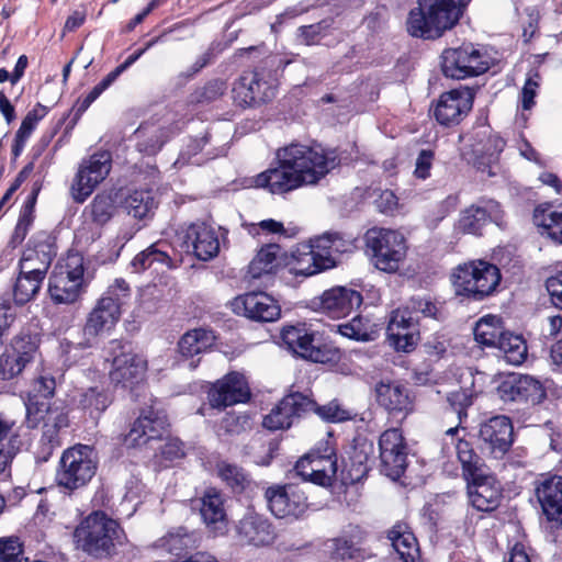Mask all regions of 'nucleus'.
Here are the masks:
<instances>
[{"label": "nucleus", "instance_id": "nucleus-1", "mask_svg": "<svg viewBox=\"0 0 562 562\" xmlns=\"http://www.w3.org/2000/svg\"><path fill=\"white\" fill-rule=\"evenodd\" d=\"M278 166L254 178L256 188L284 194L305 186L317 184L340 164L336 149L321 144L293 142L276 153Z\"/></svg>", "mask_w": 562, "mask_h": 562}, {"label": "nucleus", "instance_id": "nucleus-2", "mask_svg": "<svg viewBox=\"0 0 562 562\" xmlns=\"http://www.w3.org/2000/svg\"><path fill=\"white\" fill-rule=\"evenodd\" d=\"M417 1L418 8L408 14V33L415 37L437 38L458 23L469 0Z\"/></svg>", "mask_w": 562, "mask_h": 562}, {"label": "nucleus", "instance_id": "nucleus-3", "mask_svg": "<svg viewBox=\"0 0 562 562\" xmlns=\"http://www.w3.org/2000/svg\"><path fill=\"white\" fill-rule=\"evenodd\" d=\"M124 539V531L117 521L102 512L88 515L74 531L76 547L98 559L113 554Z\"/></svg>", "mask_w": 562, "mask_h": 562}, {"label": "nucleus", "instance_id": "nucleus-4", "mask_svg": "<svg viewBox=\"0 0 562 562\" xmlns=\"http://www.w3.org/2000/svg\"><path fill=\"white\" fill-rule=\"evenodd\" d=\"M501 278L499 269L495 265L474 260L454 269L452 284L457 295L481 301L496 290Z\"/></svg>", "mask_w": 562, "mask_h": 562}, {"label": "nucleus", "instance_id": "nucleus-5", "mask_svg": "<svg viewBox=\"0 0 562 562\" xmlns=\"http://www.w3.org/2000/svg\"><path fill=\"white\" fill-rule=\"evenodd\" d=\"M98 459L94 449L87 445H75L66 449L59 460L56 482L69 492L86 486L95 475Z\"/></svg>", "mask_w": 562, "mask_h": 562}, {"label": "nucleus", "instance_id": "nucleus-6", "mask_svg": "<svg viewBox=\"0 0 562 562\" xmlns=\"http://www.w3.org/2000/svg\"><path fill=\"white\" fill-rule=\"evenodd\" d=\"M104 361L110 364L109 378L115 385L130 387L143 380L146 360L134 352L131 344L113 339L104 348Z\"/></svg>", "mask_w": 562, "mask_h": 562}, {"label": "nucleus", "instance_id": "nucleus-7", "mask_svg": "<svg viewBox=\"0 0 562 562\" xmlns=\"http://www.w3.org/2000/svg\"><path fill=\"white\" fill-rule=\"evenodd\" d=\"M366 244L373 265L383 272H396L406 258V240L397 231L371 228L366 234Z\"/></svg>", "mask_w": 562, "mask_h": 562}, {"label": "nucleus", "instance_id": "nucleus-8", "mask_svg": "<svg viewBox=\"0 0 562 562\" xmlns=\"http://www.w3.org/2000/svg\"><path fill=\"white\" fill-rule=\"evenodd\" d=\"M281 339L294 355L317 363H328L338 359L339 352L316 337L304 326H285L281 331Z\"/></svg>", "mask_w": 562, "mask_h": 562}, {"label": "nucleus", "instance_id": "nucleus-9", "mask_svg": "<svg viewBox=\"0 0 562 562\" xmlns=\"http://www.w3.org/2000/svg\"><path fill=\"white\" fill-rule=\"evenodd\" d=\"M441 59L443 75L458 80L482 75L490 68L487 57L473 44L447 48L442 52Z\"/></svg>", "mask_w": 562, "mask_h": 562}, {"label": "nucleus", "instance_id": "nucleus-10", "mask_svg": "<svg viewBox=\"0 0 562 562\" xmlns=\"http://www.w3.org/2000/svg\"><path fill=\"white\" fill-rule=\"evenodd\" d=\"M83 277V258L70 255L65 266L49 277L48 292L57 304L74 303L80 294Z\"/></svg>", "mask_w": 562, "mask_h": 562}, {"label": "nucleus", "instance_id": "nucleus-11", "mask_svg": "<svg viewBox=\"0 0 562 562\" xmlns=\"http://www.w3.org/2000/svg\"><path fill=\"white\" fill-rule=\"evenodd\" d=\"M112 156L109 151H99L82 160L74 179L70 191L77 203H83L110 173Z\"/></svg>", "mask_w": 562, "mask_h": 562}, {"label": "nucleus", "instance_id": "nucleus-12", "mask_svg": "<svg viewBox=\"0 0 562 562\" xmlns=\"http://www.w3.org/2000/svg\"><path fill=\"white\" fill-rule=\"evenodd\" d=\"M265 495L270 512L277 518L297 520L308 508L305 491L294 483L270 486Z\"/></svg>", "mask_w": 562, "mask_h": 562}, {"label": "nucleus", "instance_id": "nucleus-13", "mask_svg": "<svg viewBox=\"0 0 562 562\" xmlns=\"http://www.w3.org/2000/svg\"><path fill=\"white\" fill-rule=\"evenodd\" d=\"M381 471L392 480L400 479L407 467L408 448L400 428H390L379 438Z\"/></svg>", "mask_w": 562, "mask_h": 562}, {"label": "nucleus", "instance_id": "nucleus-14", "mask_svg": "<svg viewBox=\"0 0 562 562\" xmlns=\"http://www.w3.org/2000/svg\"><path fill=\"white\" fill-rule=\"evenodd\" d=\"M480 447L493 459H502L513 443V425L506 416H494L482 423L479 429Z\"/></svg>", "mask_w": 562, "mask_h": 562}, {"label": "nucleus", "instance_id": "nucleus-15", "mask_svg": "<svg viewBox=\"0 0 562 562\" xmlns=\"http://www.w3.org/2000/svg\"><path fill=\"white\" fill-rule=\"evenodd\" d=\"M497 395L504 403H526L537 405L546 397V390L537 379L513 373L497 386Z\"/></svg>", "mask_w": 562, "mask_h": 562}, {"label": "nucleus", "instance_id": "nucleus-16", "mask_svg": "<svg viewBox=\"0 0 562 562\" xmlns=\"http://www.w3.org/2000/svg\"><path fill=\"white\" fill-rule=\"evenodd\" d=\"M55 256V238L47 232H38L30 239L19 267L24 269V273L45 278Z\"/></svg>", "mask_w": 562, "mask_h": 562}, {"label": "nucleus", "instance_id": "nucleus-17", "mask_svg": "<svg viewBox=\"0 0 562 562\" xmlns=\"http://www.w3.org/2000/svg\"><path fill=\"white\" fill-rule=\"evenodd\" d=\"M474 91L469 87H460L443 92L435 106L434 116L445 126L459 124L473 106Z\"/></svg>", "mask_w": 562, "mask_h": 562}, {"label": "nucleus", "instance_id": "nucleus-18", "mask_svg": "<svg viewBox=\"0 0 562 562\" xmlns=\"http://www.w3.org/2000/svg\"><path fill=\"white\" fill-rule=\"evenodd\" d=\"M337 472V457L333 450L321 454L311 452L302 457L295 464L293 473L304 482L321 486L330 485Z\"/></svg>", "mask_w": 562, "mask_h": 562}, {"label": "nucleus", "instance_id": "nucleus-19", "mask_svg": "<svg viewBox=\"0 0 562 562\" xmlns=\"http://www.w3.org/2000/svg\"><path fill=\"white\" fill-rule=\"evenodd\" d=\"M109 302V299H100L89 313L82 330L83 340L77 344L81 349L94 347L99 337L109 333L119 322L121 312Z\"/></svg>", "mask_w": 562, "mask_h": 562}, {"label": "nucleus", "instance_id": "nucleus-20", "mask_svg": "<svg viewBox=\"0 0 562 562\" xmlns=\"http://www.w3.org/2000/svg\"><path fill=\"white\" fill-rule=\"evenodd\" d=\"M445 448L452 446L454 448L458 461L462 468L464 480H471L474 476H481V473L487 471L483 459L476 453L473 443L465 438V429L451 427L446 430L443 439Z\"/></svg>", "mask_w": 562, "mask_h": 562}, {"label": "nucleus", "instance_id": "nucleus-21", "mask_svg": "<svg viewBox=\"0 0 562 562\" xmlns=\"http://www.w3.org/2000/svg\"><path fill=\"white\" fill-rule=\"evenodd\" d=\"M209 402L213 408L223 409L250 398V390L245 376L238 372H231L212 384Z\"/></svg>", "mask_w": 562, "mask_h": 562}, {"label": "nucleus", "instance_id": "nucleus-22", "mask_svg": "<svg viewBox=\"0 0 562 562\" xmlns=\"http://www.w3.org/2000/svg\"><path fill=\"white\" fill-rule=\"evenodd\" d=\"M232 307L236 314L261 323L274 322L281 314L278 302L263 292H250L237 296L232 302Z\"/></svg>", "mask_w": 562, "mask_h": 562}, {"label": "nucleus", "instance_id": "nucleus-23", "mask_svg": "<svg viewBox=\"0 0 562 562\" xmlns=\"http://www.w3.org/2000/svg\"><path fill=\"white\" fill-rule=\"evenodd\" d=\"M169 423L165 412L153 406L144 409L134 422L126 436V442L131 446L146 445L151 440L162 439L168 432Z\"/></svg>", "mask_w": 562, "mask_h": 562}, {"label": "nucleus", "instance_id": "nucleus-24", "mask_svg": "<svg viewBox=\"0 0 562 562\" xmlns=\"http://www.w3.org/2000/svg\"><path fill=\"white\" fill-rule=\"evenodd\" d=\"M182 244L187 252L207 261L220 251V241L215 229L204 222L190 224L183 233Z\"/></svg>", "mask_w": 562, "mask_h": 562}, {"label": "nucleus", "instance_id": "nucleus-25", "mask_svg": "<svg viewBox=\"0 0 562 562\" xmlns=\"http://www.w3.org/2000/svg\"><path fill=\"white\" fill-rule=\"evenodd\" d=\"M239 540L248 546L267 547L274 542L277 532L271 521L255 512H247L236 526Z\"/></svg>", "mask_w": 562, "mask_h": 562}, {"label": "nucleus", "instance_id": "nucleus-26", "mask_svg": "<svg viewBox=\"0 0 562 562\" xmlns=\"http://www.w3.org/2000/svg\"><path fill=\"white\" fill-rule=\"evenodd\" d=\"M468 483V495L472 506L480 512H492L496 509L502 499V487L495 476L488 470L465 480Z\"/></svg>", "mask_w": 562, "mask_h": 562}, {"label": "nucleus", "instance_id": "nucleus-27", "mask_svg": "<svg viewBox=\"0 0 562 562\" xmlns=\"http://www.w3.org/2000/svg\"><path fill=\"white\" fill-rule=\"evenodd\" d=\"M25 422L29 428H35L43 422V432H52L53 436H59L63 428L68 427V414L64 407L49 406L45 402L25 403Z\"/></svg>", "mask_w": 562, "mask_h": 562}, {"label": "nucleus", "instance_id": "nucleus-28", "mask_svg": "<svg viewBox=\"0 0 562 562\" xmlns=\"http://www.w3.org/2000/svg\"><path fill=\"white\" fill-rule=\"evenodd\" d=\"M536 496L548 520L562 522V476L542 477L536 486Z\"/></svg>", "mask_w": 562, "mask_h": 562}, {"label": "nucleus", "instance_id": "nucleus-29", "mask_svg": "<svg viewBox=\"0 0 562 562\" xmlns=\"http://www.w3.org/2000/svg\"><path fill=\"white\" fill-rule=\"evenodd\" d=\"M362 304V295L360 292L337 286L327 290L321 297V305L325 313L330 317L340 318L349 315Z\"/></svg>", "mask_w": 562, "mask_h": 562}, {"label": "nucleus", "instance_id": "nucleus-30", "mask_svg": "<svg viewBox=\"0 0 562 562\" xmlns=\"http://www.w3.org/2000/svg\"><path fill=\"white\" fill-rule=\"evenodd\" d=\"M336 266L327 257L316 254L313 246L300 244L292 252L289 271L293 276L311 277Z\"/></svg>", "mask_w": 562, "mask_h": 562}, {"label": "nucleus", "instance_id": "nucleus-31", "mask_svg": "<svg viewBox=\"0 0 562 562\" xmlns=\"http://www.w3.org/2000/svg\"><path fill=\"white\" fill-rule=\"evenodd\" d=\"M375 398L378 404L392 415L406 416L413 411L408 390L397 382H379L375 385Z\"/></svg>", "mask_w": 562, "mask_h": 562}, {"label": "nucleus", "instance_id": "nucleus-32", "mask_svg": "<svg viewBox=\"0 0 562 562\" xmlns=\"http://www.w3.org/2000/svg\"><path fill=\"white\" fill-rule=\"evenodd\" d=\"M22 439L14 422L0 419V477L11 476L13 459L20 452Z\"/></svg>", "mask_w": 562, "mask_h": 562}, {"label": "nucleus", "instance_id": "nucleus-33", "mask_svg": "<svg viewBox=\"0 0 562 562\" xmlns=\"http://www.w3.org/2000/svg\"><path fill=\"white\" fill-rule=\"evenodd\" d=\"M257 74L244 72L233 87L234 101L241 106H248L271 100V88L266 85L265 89H260Z\"/></svg>", "mask_w": 562, "mask_h": 562}, {"label": "nucleus", "instance_id": "nucleus-34", "mask_svg": "<svg viewBox=\"0 0 562 562\" xmlns=\"http://www.w3.org/2000/svg\"><path fill=\"white\" fill-rule=\"evenodd\" d=\"M201 516L207 528L214 532L223 533L227 528V516L224 507V497L215 488H207L201 499Z\"/></svg>", "mask_w": 562, "mask_h": 562}, {"label": "nucleus", "instance_id": "nucleus-35", "mask_svg": "<svg viewBox=\"0 0 562 562\" xmlns=\"http://www.w3.org/2000/svg\"><path fill=\"white\" fill-rule=\"evenodd\" d=\"M387 538L403 562H418L419 548L417 539L405 524H396L389 531Z\"/></svg>", "mask_w": 562, "mask_h": 562}, {"label": "nucleus", "instance_id": "nucleus-36", "mask_svg": "<svg viewBox=\"0 0 562 562\" xmlns=\"http://www.w3.org/2000/svg\"><path fill=\"white\" fill-rule=\"evenodd\" d=\"M215 336L212 330L195 328L187 331L178 342L179 353L186 359H193L213 346Z\"/></svg>", "mask_w": 562, "mask_h": 562}, {"label": "nucleus", "instance_id": "nucleus-37", "mask_svg": "<svg viewBox=\"0 0 562 562\" xmlns=\"http://www.w3.org/2000/svg\"><path fill=\"white\" fill-rule=\"evenodd\" d=\"M115 209L113 195L109 192H100L85 207L83 216L87 223L102 227L113 217Z\"/></svg>", "mask_w": 562, "mask_h": 562}, {"label": "nucleus", "instance_id": "nucleus-38", "mask_svg": "<svg viewBox=\"0 0 562 562\" xmlns=\"http://www.w3.org/2000/svg\"><path fill=\"white\" fill-rule=\"evenodd\" d=\"M535 224L541 228V234L562 244V210L552 206L538 207L533 214Z\"/></svg>", "mask_w": 562, "mask_h": 562}, {"label": "nucleus", "instance_id": "nucleus-39", "mask_svg": "<svg viewBox=\"0 0 562 562\" xmlns=\"http://www.w3.org/2000/svg\"><path fill=\"white\" fill-rule=\"evenodd\" d=\"M505 331L496 316L482 317L475 325L473 335L475 341L484 347L496 348Z\"/></svg>", "mask_w": 562, "mask_h": 562}, {"label": "nucleus", "instance_id": "nucleus-40", "mask_svg": "<svg viewBox=\"0 0 562 562\" xmlns=\"http://www.w3.org/2000/svg\"><path fill=\"white\" fill-rule=\"evenodd\" d=\"M40 344L41 337L38 334L23 329L12 338L9 348L20 357H23L26 362L33 363L42 357Z\"/></svg>", "mask_w": 562, "mask_h": 562}, {"label": "nucleus", "instance_id": "nucleus-41", "mask_svg": "<svg viewBox=\"0 0 562 562\" xmlns=\"http://www.w3.org/2000/svg\"><path fill=\"white\" fill-rule=\"evenodd\" d=\"M44 279V277L36 276L35 273H24V269H20L13 288L14 302L18 305H24L34 300Z\"/></svg>", "mask_w": 562, "mask_h": 562}, {"label": "nucleus", "instance_id": "nucleus-42", "mask_svg": "<svg viewBox=\"0 0 562 562\" xmlns=\"http://www.w3.org/2000/svg\"><path fill=\"white\" fill-rule=\"evenodd\" d=\"M111 404L110 395L99 387H90L79 395L78 407L92 419H98Z\"/></svg>", "mask_w": 562, "mask_h": 562}, {"label": "nucleus", "instance_id": "nucleus-43", "mask_svg": "<svg viewBox=\"0 0 562 562\" xmlns=\"http://www.w3.org/2000/svg\"><path fill=\"white\" fill-rule=\"evenodd\" d=\"M279 254L280 247L277 244H268L261 247L248 267L251 278L258 279L265 273H271L277 267Z\"/></svg>", "mask_w": 562, "mask_h": 562}, {"label": "nucleus", "instance_id": "nucleus-44", "mask_svg": "<svg viewBox=\"0 0 562 562\" xmlns=\"http://www.w3.org/2000/svg\"><path fill=\"white\" fill-rule=\"evenodd\" d=\"M338 333L342 336L357 341H370L375 338V325L367 317L355 316L347 323L337 326Z\"/></svg>", "mask_w": 562, "mask_h": 562}, {"label": "nucleus", "instance_id": "nucleus-45", "mask_svg": "<svg viewBox=\"0 0 562 562\" xmlns=\"http://www.w3.org/2000/svg\"><path fill=\"white\" fill-rule=\"evenodd\" d=\"M496 348L503 353L505 360L513 364H521L527 357V346L521 336L505 331Z\"/></svg>", "mask_w": 562, "mask_h": 562}, {"label": "nucleus", "instance_id": "nucleus-46", "mask_svg": "<svg viewBox=\"0 0 562 562\" xmlns=\"http://www.w3.org/2000/svg\"><path fill=\"white\" fill-rule=\"evenodd\" d=\"M487 221L486 210L472 205L461 212L456 224V231L462 234L480 235Z\"/></svg>", "mask_w": 562, "mask_h": 562}, {"label": "nucleus", "instance_id": "nucleus-47", "mask_svg": "<svg viewBox=\"0 0 562 562\" xmlns=\"http://www.w3.org/2000/svg\"><path fill=\"white\" fill-rule=\"evenodd\" d=\"M38 191V188H34L21 209L20 216L11 238V244H13V246L19 245L24 240L33 224L34 207Z\"/></svg>", "mask_w": 562, "mask_h": 562}, {"label": "nucleus", "instance_id": "nucleus-48", "mask_svg": "<svg viewBox=\"0 0 562 562\" xmlns=\"http://www.w3.org/2000/svg\"><path fill=\"white\" fill-rule=\"evenodd\" d=\"M218 476L234 492H243L249 484V475L238 465L225 461L216 464Z\"/></svg>", "mask_w": 562, "mask_h": 562}, {"label": "nucleus", "instance_id": "nucleus-49", "mask_svg": "<svg viewBox=\"0 0 562 562\" xmlns=\"http://www.w3.org/2000/svg\"><path fill=\"white\" fill-rule=\"evenodd\" d=\"M155 206V198L149 190H135L125 199V209L135 218L145 217Z\"/></svg>", "mask_w": 562, "mask_h": 562}, {"label": "nucleus", "instance_id": "nucleus-50", "mask_svg": "<svg viewBox=\"0 0 562 562\" xmlns=\"http://www.w3.org/2000/svg\"><path fill=\"white\" fill-rule=\"evenodd\" d=\"M30 363L9 347L0 355V379L8 381L19 376Z\"/></svg>", "mask_w": 562, "mask_h": 562}, {"label": "nucleus", "instance_id": "nucleus-51", "mask_svg": "<svg viewBox=\"0 0 562 562\" xmlns=\"http://www.w3.org/2000/svg\"><path fill=\"white\" fill-rule=\"evenodd\" d=\"M282 408L292 417H300L303 414L314 412L316 402L305 394L295 392L284 396L282 400Z\"/></svg>", "mask_w": 562, "mask_h": 562}, {"label": "nucleus", "instance_id": "nucleus-52", "mask_svg": "<svg viewBox=\"0 0 562 562\" xmlns=\"http://www.w3.org/2000/svg\"><path fill=\"white\" fill-rule=\"evenodd\" d=\"M161 541V546L175 555L182 554V552H184L187 549L193 547L195 542L193 535L189 533L183 527L168 532V535L164 537Z\"/></svg>", "mask_w": 562, "mask_h": 562}, {"label": "nucleus", "instance_id": "nucleus-53", "mask_svg": "<svg viewBox=\"0 0 562 562\" xmlns=\"http://www.w3.org/2000/svg\"><path fill=\"white\" fill-rule=\"evenodd\" d=\"M333 24L334 19L327 18L315 24L300 26L299 37L305 45H313L328 33Z\"/></svg>", "mask_w": 562, "mask_h": 562}, {"label": "nucleus", "instance_id": "nucleus-54", "mask_svg": "<svg viewBox=\"0 0 562 562\" xmlns=\"http://www.w3.org/2000/svg\"><path fill=\"white\" fill-rule=\"evenodd\" d=\"M131 297V289L124 279H115L114 282L109 285L108 290L101 296V299H109L119 312L122 313V307L127 303Z\"/></svg>", "mask_w": 562, "mask_h": 562}, {"label": "nucleus", "instance_id": "nucleus-55", "mask_svg": "<svg viewBox=\"0 0 562 562\" xmlns=\"http://www.w3.org/2000/svg\"><path fill=\"white\" fill-rule=\"evenodd\" d=\"M23 543L16 537L0 538V562H22Z\"/></svg>", "mask_w": 562, "mask_h": 562}, {"label": "nucleus", "instance_id": "nucleus-56", "mask_svg": "<svg viewBox=\"0 0 562 562\" xmlns=\"http://www.w3.org/2000/svg\"><path fill=\"white\" fill-rule=\"evenodd\" d=\"M226 89L225 82L220 79H214L206 82L202 88L196 89L192 93V102L207 103L217 100L223 95Z\"/></svg>", "mask_w": 562, "mask_h": 562}, {"label": "nucleus", "instance_id": "nucleus-57", "mask_svg": "<svg viewBox=\"0 0 562 562\" xmlns=\"http://www.w3.org/2000/svg\"><path fill=\"white\" fill-rule=\"evenodd\" d=\"M315 413L324 420L331 423H339L351 418V412L344 408L336 400L323 406L316 404Z\"/></svg>", "mask_w": 562, "mask_h": 562}, {"label": "nucleus", "instance_id": "nucleus-58", "mask_svg": "<svg viewBox=\"0 0 562 562\" xmlns=\"http://www.w3.org/2000/svg\"><path fill=\"white\" fill-rule=\"evenodd\" d=\"M292 417L289 413L282 408V401L268 414L265 416L262 425L265 428L270 430H279L291 427Z\"/></svg>", "mask_w": 562, "mask_h": 562}, {"label": "nucleus", "instance_id": "nucleus-59", "mask_svg": "<svg viewBox=\"0 0 562 562\" xmlns=\"http://www.w3.org/2000/svg\"><path fill=\"white\" fill-rule=\"evenodd\" d=\"M56 387L55 379L50 375H38L32 385V390L30 392V397L27 403L31 401L40 402L37 398H48L54 395Z\"/></svg>", "mask_w": 562, "mask_h": 562}, {"label": "nucleus", "instance_id": "nucleus-60", "mask_svg": "<svg viewBox=\"0 0 562 562\" xmlns=\"http://www.w3.org/2000/svg\"><path fill=\"white\" fill-rule=\"evenodd\" d=\"M416 326L417 321L413 317L412 312L407 308L404 310H396L392 313L387 328L386 334L387 336H398V328L400 327H407V326Z\"/></svg>", "mask_w": 562, "mask_h": 562}, {"label": "nucleus", "instance_id": "nucleus-61", "mask_svg": "<svg viewBox=\"0 0 562 562\" xmlns=\"http://www.w3.org/2000/svg\"><path fill=\"white\" fill-rule=\"evenodd\" d=\"M61 440L59 436H53L52 432H43L38 441V447L35 452L38 462H46L49 460L55 449L60 447Z\"/></svg>", "mask_w": 562, "mask_h": 562}, {"label": "nucleus", "instance_id": "nucleus-62", "mask_svg": "<svg viewBox=\"0 0 562 562\" xmlns=\"http://www.w3.org/2000/svg\"><path fill=\"white\" fill-rule=\"evenodd\" d=\"M247 231L252 236H258L261 233L265 234H284V227L281 222L269 218L263 220L259 223H251L247 225Z\"/></svg>", "mask_w": 562, "mask_h": 562}, {"label": "nucleus", "instance_id": "nucleus-63", "mask_svg": "<svg viewBox=\"0 0 562 562\" xmlns=\"http://www.w3.org/2000/svg\"><path fill=\"white\" fill-rule=\"evenodd\" d=\"M308 246H313L314 251L325 257H327L330 261H336L333 257V233H325L322 236H317L312 238L308 243Z\"/></svg>", "mask_w": 562, "mask_h": 562}, {"label": "nucleus", "instance_id": "nucleus-64", "mask_svg": "<svg viewBox=\"0 0 562 562\" xmlns=\"http://www.w3.org/2000/svg\"><path fill=\"white\" fill-rule=\"evenodd\" d=\"M447 401L461 418L462 412L472 404V396L465 390L459 389L448 394Z\"/></svg>", "mask_w": 562, "mask_h": 562}]
</instances>
